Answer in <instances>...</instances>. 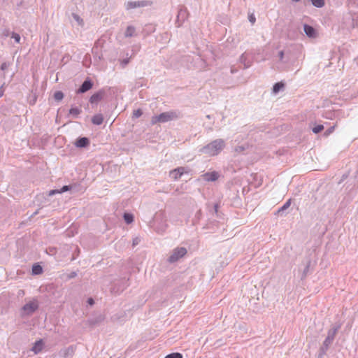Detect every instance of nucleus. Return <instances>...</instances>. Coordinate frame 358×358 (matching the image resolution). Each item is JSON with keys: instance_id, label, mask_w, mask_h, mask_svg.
Returning a JSON list of instances; mask_svg holds the SVG:
<instances>
[{"instance_id": "nucleus-1", "label": "nucleus", "mask_w": 358, "mask_h": 358, "mask_svg": "<svg viewBox=\"0 0 358 358\" xmlns=\"http://www.w3.org/2000/svg\"><path fill=\"white\" fill-rule=\"evenodd\" d=\"M224 147V142L222 139H217L208 144L203 148V152L208 156L217 155Z\"/></svg>"}, {"instance_id": "nucleus-2", "label": "nucleus", "mask_w": 358, "mask_h": 358, "mask_svg": "<svg viewBox=\"0 0 358 358\" xmlns=\"http://www.w3.org/2000/svg\"><path fill=\"white\" fill-rule=\"evenodd\" d=\"M178 117V115L174 111H169L162 113L158 115H155L151 119V124L152 125L157 123H164L171 121Z\"/></svg>"}, {"instance_id": "nucleus-3", "label": "nucleus", "mask_w": 358, "mask_h": 358, "mask_svg": "<svg viewBox=\"0 0 358 358\" xmlns=\"http://www.w3.org/2000/svg\"><path fill=\"white\" fill-rule=\"evenodd\" d=\"M187 254V250L185 248H177L172 252V254L169 258L170 262H175L179 259L182 258Z\"/></svg>"}, {"instance_id": "nucleus-4", "label": "nucleus", "mask_w": 358, "mask_h": 358, "mask_svg": "<svg viewBox=\"0 0 358 358\" xmlns=\"http://www.w3.org/2000/svg\"><path fill=\"white\" fill-rule=\"evenodd\" d=\"M38 304L37 301L33 300V301L26 303L23 306V310L27 314H31V313H34L38 308Z\"/></svg>"}, {"instance_id": "nucleus-5", "label": "nucleus", "mask_w": 358, "mask_h": 358, "mask_svg": "<svg viewBox=\"0 0 358 358\" xmlns=\"http://www.w3.org/2000/svg\"><path fill=\"white\" fill-rule=\"evenodd\" d=\"M185 173H186L184 167H178L170 172V176L173 178V180H178Z\"/></svg>"}, {"instance_id": "nucleus-6", "label": "nucleus", "mask_w": 358, "mask_h": 358, "mask_svg": "<svg viewBox=\"0 0 358 358\" xmlns=\"http://www.w3.org/2000/svg\"><path fill=\"white\" fill-rule=\"evenodd\" d=\"M202 178L204 180L210 182V181H215L219 178V174L216 171H212L209 173H206L202 175Z\"/></svg>"}, {"instance_id": "nucleus-7", "label": "nucleus", "mask_w": 358, "mask_h": 358, "mask_svg": "<svg viewBox=\"0 0 358 358\" xmlns=\"http://www.w3.org/2000/svg\"><path fill=\"white\" fill-rule=\"evenodd\" d=\"M306 34L310 38H315L317 36L316 30L311 26L305 24L303 27Z\"/></svg>"}, {"instance_id": "nucleus-8", "label": "nucleus", "mask_w": 358, "mask_h": 358, "mask_svg": "<svg viewBox=\"0 0 358 358\" xmlns=\"http://www.w3.org/2000/svg\"><path fill=\"white\" fill-rule=\"evenodd\" d=\"M90 144V141L86 137L79 138L76 140L74 145L77 148H85Z\"/></svg>"}, {"instance_id": "nucleus-9", "label": "nucleus", "mask_w": 358, "mask_h": 358, "mask_svg": "<svg viewBox=\"0 0 358 358\" xmlns=\"http://www.w3.org/2000/svg\"><path fill=\"white\" fill-rule=\"evenodd\" d=\"M92 87V83L90 80H85L80 88L78 90V92L84 93L88 90H90Z\"/></svg>"}, {"instance_id": "nucleus-10", "label": "nucleus", "mask_w": 358, "mask_h": 358, "mask_svg": "<svg viewBox=\"0 0 358 358\" xmlns=\"http://www.w3.org/2000/svg\"><path fill=\"white\" fill-rule=\"evenodd\" d=\"M103 96V93L102 92H99L97 93H95L90 97V101L92 103H98L99 101H100L102 99Z\"/></svg>"}, {"instance_id": "nucleus-11", "label": "nucleus", "mask_w": 358, "mask_h": 358, "mask_svg": "<svg viewBox=\"0 0 358 358\" xmlns=\"http://www.w3.org/2000/svg\"><path fill=\"white\" fill-rule=\"evenodd\" d=\"M43 341L39 340L34 343L31 350L35 354H38L43 350Z\"/></svg>"}, {"instance_id": "nucleus-12", "label": "nucleus", "mask_w": 358, "mask_h": 358, "mask_svg": "<svg viewBox=\"0 0 358 358\" xmlns=\"http://www.w3.org/2000/svg\"><path fill=\"white\" fill-rule=\"evenodd\" d=\"M92 122L93 124H94L96 125H100L103 122V117L101 114L96 115L93 116V117L92 119Z\"/></svg>"}, {"instance_id": "nucleus-13", "label": "nucleus", "mask_w": 358, "mask_h": 358, "mask_svg": "<svg viewBox=\"0 0 358 358\" xmlns=\"http://www.w3.org/2000/svg\"><path fill=\"white\" fill-rule=\"evenodd\" d=\"M144 4L141 2H136V1H130L127 3L126 8L127 9H131L139 6H143Z\"/></svg>"}, {"instance_id": "nucleus-14", "label": "nucleus", "mask_w": 358, "mask_h": 358, "mask_svg": "<svg viewBox=\"0 0 358 358\" xmlns=\"http://www.w3.org/2000/svg\"><path fill=\"white\" fill-rule=\"evenodd\" d=\"M135 33V28L132 26H129L125 31V36L131 37L134 36Z\"/></svg>"}, {"instance_id": "nucleus-15", "label": "nucleus", "mask_w": 358, "mask_h": 358, "mask_svg": "<svg viewBox=\"0 0 358 358\" xmlns=\"http://www.w3.org/2000/svg\"><path fill=\"white\" fill-rule=\"evenodd\" d=\"M43 272V268L40 265H34L32 267V273L35 275L41 274Z\"/></svg>"}, {"instance_id": "nucleus-16", "label": "nucleus", "mask_w": 358, "mask_h": 358, "mask_svg": "<svg viewBox=\"0 0 358 358\" xmlns=\"http://www.w3.org/2000/svg\"><path fill=\"white\" fill-rule=\"evenodd\" d=\"M284 87V84L282 83H277L274 85L273 91L274 93L278 92Z\"/></svg>"}, {"instance_id": "nucleus-17", "label": "nucleus", "mask_w": 358, "mask_h": 358, "mask_svg": "<svg viewBox=\"0 0 358 358\" xmlns=\"http://www.w3.org/2000/svg\"><path fill=\"white\" fill-rule=\"evenodd\" d=\"M124 219L127 224H130L134 221V216L129 213H124Z\"/></svg>"}, {"instance_id": "nucleus-18", "label": "nucleus", "mask_w": 358, "mask_h": 358, "mask_svg": "<svg viewBox=\"0 0 358 358\" xmlns=\"http://www.w3.org/2000/svg\"><path fill=\"white\" fill-rule=\"evenodd\" d=\"M81 112V110L78 108H72L69 110V114L73 116H78Z\"/></svg>"}, {"instance_id": "nucleus-19", "label": "nucleus", "mask_w": 358, "mask_h": 358, "mask_svg": "<svg viewBox=\"0 0 358 358\" xmlns=\"http://www.w3.org/2000/svg\"><path fill=\"white\" fill-rule=\"evenodd\" d=\"M64 97V94L61 91H57L54 94V98L56 101H59Z\"/></svg>"}, {"instance_id": "nucleus-20", "label": "nucleus", "mask_w": 358, "mask_h": 358, "mask_svg": "<svg viewBox=\"0 0 358 358\" xmlns=\"http://www.w3.org/2000/svg\"><path fill=\"white\" fill-rule=\"evenodd\" d=\"M313 4L316 7H322L324 5V0H311Z\"/></svg>"}, {"instance_id": "nucleus-21", "label": "nucleus", "mask_w": 358, "mask_h": 358, "mask_svg": "<svg viewBox=\"0 0 358 358\" xmlns=\"http://www.w3.org/2000/svg\"><path fill=\"white\" fill-rule=\"evenodd\" d=\"M164 358H182V355L179 352H173L166 355Z\"/></svg>"}, {"instance_id": "nucleus-22", "label": "nucleus", "mask_w": 358, "mask_h": 358, "mask_svg": "<svg viewBox=\"0 0 358 358\" xmlns=\"http://www.w3.org/2000/svg\"><path fill=\"white\" fill-rule=\"evenodd\" d=\"M291 204V199H289L285 202V203L278 210V212L283 211L288 208L290 206Z\"/></svg>"}, {"instance_id": "nucleus-23", "label": "nucleus", "mask_w": 358, "mask_h": 358, "mask_svg": "<svg viewBox=\"0 0 358 358\" xmlns=\"http://www.w3.org/2000/svg\"><path fill=\"white\" fill-rule=\"evenodd\" d=\"M323 129H324V126L322 124H319L313 128V131L315 134H317V133L322 131Z\"/></svg>"}, {"instance_id": "nucleus-24", "label": "nucleus", "mask_w": 358, "mask_h": 358, "mask_svg": "<svg viewBox=\"0 0 358 358\" xmlns=\"http://www.w3.org/2000/svg\"><path fill=\"white\" fill-rule=\"evenodd\" d=\"M142 114H143V112H142L141 109H137V110H134L133 117L135 118H138V117H141L142 115Z\"/></svg>"}, {"instance_id": "nucleus-25", "label": "nucleus", "mask_w": 358, "mask_h": 358, "mask_svg": "<svg viewBox=\"0 0 358 358\" xmlns=\"http://www.w3.org/2000/svg\"><path fill=\"white\" fill-rule=\"evenodd\" d=\"M12 38H13L16 43H20V36L18 34L13 33L12 35Z\"/></svg>"}, {"instance_id": "nucleus-26", "label": "nucleus", "mask_w": 358, "mask_h": 358, "mask_svg": "<svg viewBox=\"0 0 358 358\" xmlns=\"http://www.w3.org/2000/svg\"><path fill=\"white\" fill-rule=\"evenodd\" d=\"M70 189V187L68 185L64 186L60 190L57 191L58 193H62Z\"/></svg>"}, {"instance_id": "nucleus-27", "label": "nucleus", "mask_w": 358, "mask_h": 358, "mask_svg": "<svg viewBox=\"0 0 358 358\" xmlns=\"http://www.w3.org/2000/svg\"><path fill=\"white\" fill-rule=\"evenodd\" d=\"M249 20L251 22L252 24H255L256 18L253 14L249 15Z\"/></svg>"}, {"instance_id": "nucleus-28", "label": "nucleus", "mask_w": 358, "mask_h": 358, "mask_svg": "<svg viewBox=\"0 0 358 358\" xmlns=\"http://www.w3.org/2000/svg\"><path fill=\"white\" fill-rule=\"evenodd\" d=\"M334 129V127H331L330 129H329L328 130L326 131L325 135L326 136L329 135L331 132H333Z\"/></svg>"}, {"instance_id": "nucleus-29", "label": "nucleus", "mask_w": 358, "mask_h": 358, "mask_svg": "<svg viewBox=\"0 0 358 358\" xmlns=\"http://www.w3.org/2000/svg\"><path fill=\"white\" fill-rule=\"evenodd\" d=\"M57 191H58V190H52V191H50V192L49 195H50V196L53 195V194H55L57 193Z\"/></svg>"}, {"instance_id": "nucleus-30", "label": "nucleus", "mask_w": 358, "mask_h": 358, "mask_svg": "<svg viewBox=\"0 0 358 358\" xmlns=\"http://www.w3.org/2000/svg\"><path fill=\"white\" fill-rule=\"evenodd\" d=\"M88 303L90 304V305H92L94 303V301L92 299H88Z\"/></svg>"}, {"instance_id": "nucleus-31", "label": "nucleus", "mask_w": 358, "mask_h": 358, "mask_svg": "<svg viewBox=\"0 0 358 358\" xmlns=\"http://www.w3.org/2000/svg\"><path fill=\"white\" fill-rule=\"evenodd\" d=\"M238 150H240V151H243V148H242V147H239V148H236V151H238Z\"/></svg>"}, {"instance_id": "nucleus-32", "label": "nucleus", "mask_w": 358, "mask_h": 358, "mask_svg": "<svg viewBox=\"0 0 358 358\" xmlns=\"http://www.w3.org/2000/svg\"><path fill=\"white\" fill-rule=\"evenodd\" d=\"M6 68V64H3L1 65V69H2V70H4Z\"/></svg>"}, {"instance_id": "nucleus-33", "label": "nucleus", "mask_w": 358, "mask_h": 358, "mask_svg": "<svg viewBox=\"0 0 358 358\" xmlns=\"http://www.w3.org/2000/svg\"><path fill=\"white\" fill-rule=\"evenodd\" d=\"M280 59H282V57H283V52L282 51H281L280 52Z\"/></svg>"}]
</instances>
